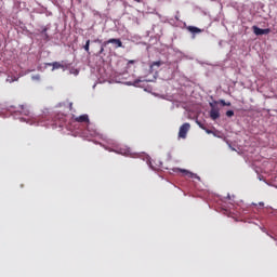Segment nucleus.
Wrapping results in <instances>:
<instances>
[{
  "mask_svg": "<svg viewBox=\"0 0 277 277\" xmlns=\"http://www.w3.org/2000/svg\"><path fill=\"white\" fill-rule=\"evenodd\" d=\"M190 129L189 123L185 122L180 127V131H179V137H181L182 140H185L187 137V133Z\"/></svg>",
  "mask_w": 277,
  "mask_h": 277,
  "instance_id": "6",
  "label": "nucleus"
},
{
  "mask_svg": "<svg viewBox=\"0 0 277 277\" xmlns=\"http://www.w3.org/2000/svg\"><path fill=\"white\" fill-rule=\"evenodd\" d=\"M74 75H79V69H76L75 71H74Z\"/></svg>",
  "mask_w": 277,
  "mask_h": 277,
  "instance_id": "25",
  "label": "nucleus"
},
{
  "mask_svg": "<svg viewBox=\"0 0 277 277\" xmlns=\"http://www.w3.org/2000/svg\"><path fill=\"white\" fill-rule=\"evenodd\" d=\"M69 107H72V103L69 104Z\"/></svg>",
  "mask_w": 277,
  "mask_h": 277,
  "instance_id": "30",
  "label": "nucleus"
},
{
  "mask_svg": "<svg viewBox=\"0 0 277 277\" xmlns=\"http://www.w3.org/2000/svg\"><path fill=\"white\" fill-rule=\"evenodd\" d=\"M174 18H175V21H180L181 15H180L179 11L176 12V15L174 16Z\"/></svg>",
  "mask_w": 277,
  "mask_h": 277,
  "instance_id": "23",
  "label": "nucleus"
},
{
  "mask_svg": "<svg viewBox=\"0 0 277 277\" xmlns=\"http://www.w3.org/2000/svg\"><path fill=\"white\" fill-rule=\"evenodd\" d=\"M14 80H10V83H13Z\"/></svg>",
  "mask_w": 277,
  "mask_h": 277,
  "instance_id": "31",
  "label": "nucleus"
},
{
  "mask_svg": "<svg viewBox=\"0 0 277 277\" xmlns=\"http://www.w3.org/2000/svg\"><path fill=\"white\" fill-rule=\"evenodd\" d=\"M75 120H76V122H85L88 124L89 134L92 137H95L97 135L98 137H101V140L106 142L107 145L94 141V144H100V146H103V148H105V150H109L110 153H117V155H126L127 157H129V155H133L131 153V148L122 147V146L116 144V141H114L111 138H107V136L100 134L96 131V129H94V126L90 122V117L88 116V114L80 115L79 117H76Z\"/></svg>",
  "mask_w": 277,
  "mask_h": 277,
  "instance_id": "1",
  "label": "nucleus"
},
{
  "mask_svg": "<svg viewBox=\"0 0 277 277\" xmlns=\"http://www.w3.org/2000/svg\"><path fill=\"white\" fill-rule=\"evenodd\" d=\"M203 131H206V133H208V135H214L216 136L215 132H213V130H210L206 127V129H203Z\"/></svg>",
  "mask_w": 277,
  "mask_h": 277,
  "instance_id": "18",
  "label": "nucleus"
},
{
  "mask_svg": "<svg viewBox=\"0 0 277 277\" xmlns=\"http://www.w3.org/2000/svg\"><path fill=\"white\" fill-rule=\"evenodd\" d=\"M14 8H16V2L14 3Z\"/></svg>",
  "mask_w": 277,
  "mask_h": 277,
  "instance_id": "32",
  "label": "nucleus"
},
{
  "mask_svg": "<svg viewBox=\"0 0 277 277\" xmlns=\"http://www.w3.org/2000/svg\"><path fill=\"white\" fill-rule=\"evenodd\" d=\"M259 181H263V176L262 175H259Z\"/></svg>",
  "mask_w": 277,
  "mask_h": 277,
  "instance_id": "27",
  "label": "nucleus"
},
{
  "mask_svg": "<svg viewBox=\"0 0 277 277\" xmlns=\"http://www.w3.org/2000/svg\"><path fill=\"white\" fill-rule=\"evenodd\" d=\"M227 200H232L230 194H227Z\"/></svg>",
  "mask_w": 277,
  "mask_h": 277,
  "instance_id": "26",
  "label": "nucleus"
},
{
  "mask_svg": "<svg viewBox=\"0 0 277 277\" xmlns=\"http://www.w3.org/2000/svg\"><path fill=\"white\" fill-rule=\"evenodd\" d=\"M84 51L90 55V39L85 41V44L83 45Z\"/></svg>",
  "mask_w": 277,
  "mask_h": 277,
  "instance_id": "15",
  "label": "nucleus"
},
{
  "mask_svg": "<svg viewBox=\"0 0 277 277\" xmlns=\"http://www.w3.org/2000/svg\"><path fill=\"white\" fill-rule=\"evenodd\" d=\"M129 64H135V61H129Z\"/></svg>",
  "mask_w": 277,
  "mask_h": 277,
  "instance_id": "29",
  "label": "nucleus"
},
{
  "mask_svg": "<svg viewBox=\"0 0 277 277\" xmlns=\"http://www.w3.org/2000/svg\"><path fill=\"white\" fill-rule=\"evenodd\" d=\"M220 104L223 106V107H230V102H226L224 100H220Z\"/></svg>",
  "mask_w": 277,
  "mask_h": 277,
  "instance_id": "17",
  "label": "nucleus"
},
{
  "mask_svg": "<svg viewBox=\"0 0 277 277\" xmlns=\"http://www.w3.org/2000/svg\"><path fill=\"white\" fill-rule=\"evenodd\" d=\"M93 42H94L95 44H101V48H102L104 41L97 38V39H94Z\"/></svg>",
  "mask_w": 277,
  "mask_h": 277,
  "instance_id": "21",
  "label": "nucleus"
},
{
  "mask_svg": "<svg viewBox=\"0 0 277 277\" xmlns=\"http://www.w3.org/2000/svg\"><path fill=\"white\" fill-rule=\"evenodd\" d=\"M107 44H114V49H122L124 45H122V40L120 39H108L102 43V48L96 53V57H100L102 62H105V49L107 48Z\"/></svg>",
  "mask_w": 277,
  "mask_h": 277,
  "instance_id": "3",
  "label": "nucleus"
},
{
  "mask_svg": "<svg viewBox=\"0 0 277 277\" xmlns=\"http://www.w3.org/2000/svg\"><path fill=\"white\" fill-rule=\"evenodd\" d=\"M49 29H51V24H48L47 26H42L40 31L41 36L47 35Z\"/></svg>",
  "mask_w": 277,
  "mask_h": 277,
  "instance_id": "13",
  "label": "nucleus"
},
{
  "mask_svg": "<svg viewBox=\"0 0 277 277\" xmlns=\"http://www.w3.org/2000/svg\"><path fill=\"white\" fill-rule=\"evenodd\" d=\"M187 31L192 34V38H196V34H202V29L196 27V26H187Z\"/></svg>",
  "mask_w": 277,
  "mask_h": 277,
  "instance_id": "10",
  "label": "nucleus"
},
{
  "mask_svg": "<svg viewBox=\"0 0 277 277\" xmlns=\"http://www.w3.org/2000/svg\"><path fill=\"white\" fill-rule=\"evenodd\" d=\"M47 66H52V70H60V68H64V65L60 62L47 63L45 68Z\"/></svg>",
  "mask_w": 277,
  "mask_h": 277,
  "instance_id": "11",
  "label": "nucleus"
},
{
  "mask_svg": "<svg viewBox=\"0 0 277 277\" xmlns=\"http://www.w3.org/2000/svg\"><path fill=\"white\" fill-rule=\"evenodd\" d=\"M43 39L47 40V42H49V40H51V38L49 37V34L43 35Z\"/></svg>",
  "mask_w": 277,
  "mask_h": 277,
  "instance_id": "22",
  "label": "nucleus"
},
{
  "mask_svg": "<svg viewBox=\"0 0 277 277\" xmlns=\"http://www.w3.org/2000/svg\"><path fill=\"white\" fill-rule=\"evenodd\" d=\"M144 81H150V80H146L143 77H138L134 81H126L123 83H124V85H133L134 88H141L142 85H140V84L144 83Z\"/></svg>",
  "mask_w": 277,
  "mask_h": 277,
  "instance_id": "8",
  "label": "nucleus"
},
{
  "mask_svg": "<svg viewBox=\"0 0 277 277\" xmlns=\"http://www.w3.org/2000/svg\"><path fill=\"white\" fill-rule=\"evenodd\" d=\"M39 13L40 14H45V16H53V12L48 11L47 8H43Z\"/></svg>",
  "mask_w": 277,
  "mask_h": 277,
  "instance_id": "14",
  "label": "nucleus"
},
{
  "mask_svg": "<svg viewBox=\"0 0 277 277\" xmlns=\"http://www.w3.org/2000/svg\"><path fill=\"white\" fill-rule=\"evenodd\" d=\"M173 172H182L185 176H188V179H197V181H200V176H198V174L193 173L185 169L175 168L173 169Z\"/></svg>",
  "mask_w": 277,
  "mask_h": 277,
  "instance_id": "7",
  "label": "nucleus"
},
{
  "mask_svg": "<svg viewBox=\"0 0 277 277\" xmlns=\"http://www.w3.org/2000/svg\"><path fill=\"white\" fill-rule=\"evenodd\" d=\"M11 116L15 120H19L21 122H26L27 124H36V127H52V129H57V127H63L62 123H49V121L40 120L36 117H34V114H31V110L27 107V105H19L18 108L16 106H10L8 108Z\"/></svg>",
  "mask_w": 277,
  "mask_h": 277,
  "instance_id": "2",
  "label": "nucleus"
},
{
  "mask_svg": "<svg viewBox=\"0 0 277 277\" xmlns=\"http://www.w3.org/2000/svg\"><path fill=\"white\" fill-rule=\"evenodd\" d=\"M210 118L212 120H217V118H220V109L215 108V105L213 103H210Z\"/></svg>",
  "mask_w": 277,
  "mask_h": 277,
  "instance_id": "9",
  "label": "nucleus"
},
{
  "mask_svg": "<svg viewBox=\"0 0 277 277\" xmlns=\"http://www.w3.org/2000/svg\"><path fill=\"white\" fill-rule=\"evenodd\" d=\"M252 31L255 36H267L268 34H272V28H260L259 26L254 25L252 26Z\"/></svg>",
  "mask_w": 277,
  "mask_h": 277,
  "instance_id": "5",
  "label": "nucleus"
},
{
  "mask_svg": "<svg viewBox=\"0 0 277 277\" xmlns=\"http://www.w3.org/2000/svg\"><path fill=\"white\" fill-rule=\"evenodd\" d=\"M32 81H40V74L31 76Z\"/></svg>",
  "mask_w": 277,
  "mask_h": 277,
  "instance_id": "20",
  "label": "nucleus"
},
{
  "mask_svg": "<svg viewBox=\"0 0 277 277\" xmlns=\"http://www.w3.org/2000/svg\"><path fill=\"white\" fill-rule=\"evenodd\" d=\"M136 3H142V0H134Z\"/></svg>",
  "mask_w": 277,
  "mask_h": 277,
  "instance_id": "28",
  "label": "nucleus"
},
{
  "mask_svg": "<svg viewBox=\"0 0 277 277\" xmlns=\"http://www.w3.org/2000/svg\"><path fill=\"white\" fill-rule=\"evenodd\" d=\"M226 116L227 118H233V116H235V110H227Z\"/></svg>",
  "mask_w": 277,
  "mask_h": 277,
  "instance_id": "19",
  "label": "nucleus"
},
{
  "mask_svg": "<svg viewBox=\"0 0 277 277\" xmlns=\"http://www.w3.org/2000/svg\"><path fill=\"white\" fill-rule=\"evenodd\" d=\"M259 206H260V207H265V203H264L263 201H260V202H259Z\"/></svg>",
  "mask_w": 277,
  "mask_h": 277,
  "instance_id": "24",
  "label": "nucleus"
},
{
  "mask_svg": "<svg viewBox=\"0 0 277 277\" xmlns=\"http://www.w3.org/2000/svg\"><path fill=\"white\" fill-rule=\"evenodd\" d=\"M196 124H198L199 129H202V131H203V129L207 128V126L205 124V122H202V121H200V120H196Z\"/></svg>",
  "mask_w": 277,
  "mask_h": 277,
  "instance_id": "16",
  "label": "nucleus"
},
{
  "mask_svg": "<svg viewBox=\"0 0 277 277\" xmlns=\"http://www.w3.org/2000/svg\"><path fill=\"white\" fill-rule=\"evenodd\" d=\"M136 157H138L140 159H143V161H146V163L150 168V170H159V168H161V166H163V162L159 161V164L155 167L153 164V160H150V156L146 155L145 153L136 154Z\"/></svg>",
  "mask_w": 277,
  "mask_h": 277,
  "instance_id": "4",
  "label": "nucleus"
},
{
  "mask_svg": "<svg viewBox=\"0 0 277 277\" xmlns=\"http://www.w3.org/2000/svg\"><path fill=\"white\" fill-rule=\"evenodd\" d=\"M163 64V62L161 61H156V62H153L150 63L149 65V71L153 72L155 69V66H157V68H159L161 65Z\"/></svg>",
  "mask_w": 277,
  "mask_h": 277,
  "instance_id": "12",
  "label": "nucleus"
}]
</instances>
